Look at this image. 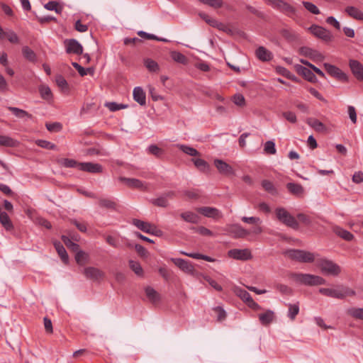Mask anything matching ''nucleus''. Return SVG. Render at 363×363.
Instances as JSON below:
<instances>
[{"mask_svg": "<svg viewBox=\"0 0 363 363\" xmlns=\"http://www.w3.org/2000/svg\"><path fill=\"white\" fill-rule=\"evenodd\" d=\"M291 277L296 282L306 286H318L325 284V280L323 277L310 274L294 273Z\"/></svg>", "mask_w": 363, "mask_h": 363, "instance_id": "1", "label": "nucleus"}, {"mask_svg": "<svg viewBox=\"0 0 363 363\" xmlns=\"http://www.w3.org/2000/svg\"><path fill=\"white\" fill-rule=\"evenodd\" d=\"M319 292L324 296L338 299H343L347 296L355 295L354 291L343 286H339L337 289L320 288L319 289Z\"/></svg>", "mask_w": 363, "mask_h": 363, "instance_id": "2", "label": "nucleus"}, {"mask_svg": "<svg viewBox=\"0 0 363 363\" xmlns=\"http://www.w3.org/2000/svg\"><path fill=\"white\" fill-rule=\"evenodd\" d=\"M276 216L278 220L285 225L294 230H298L299 225L296 218L291 215L285 208H278L276 209Z\"/></svg>", "mask_w": 363, "mask_h": 363, "instance_id": "3", "label": "nucleus"}, {"mask_svg": "<svg viewBox=\"0 0 363 363\" xmlns=\"http://www.w3.org/2000/svg\"><path fill=\"white\" fill-rule=\"evenodd\" d=\"M286 255L291 259L305 263L314 261V255L310 252L301 250H290L286 252Z\"/></svg>", "mask_w": 363, "mask_h": 363, "instance_id": "4", "label": "nucleus"}, {"mask_svg": "<svg viewBox=\"0 0 363 363\" xmlns=\"http://www.w3.org/2000/svg\"><path fill=\"white\" fill-rule=\"evenodd\" d=\"M321 272L325 274L337 276L340 273V267L331 260L322 259L318 262Z\"/></svg>", "mask_w": 363, "mask_h": 363, "instance_id": "5", "label": "nucleus"}, {"mask_svg": "<svg viewBox=\"0 0 363 363\" xmlns=\"http://www.w3.org/2000/svg\"><path fill=\"white\" fill-rule=\"evenodd\" d=\"M323 67L329 75L334 77L337 80L342 82H348V76L339 67L329 63H324Z\"/></svg>", "mask_w": 363, "mask_h": 363, "instance_id": "6", "label": "nucleus"}, {"mask_svg": "<svg viewBox=\"0 0 363 363\" xmlns=\"http://www.w3.org/2000/svg\"><path fill=\"white\" fill-rule=\"evenodd\" d=\"M268 3L274 9L280 11L289 16H292L295 13V9L283 0H268Z\"/></svg>", "mask_w": 363, "mask_h": 363, "instance_id": "7", "label": "nucleus"}, {"mask_svg": "<svg viewBox=\"0 0 363 363\" xmlns=\"http://www.w3.org/2000/svg\"><path fill=\"white\" fill-rule=\"evenodd\" d=\"M235 292L250 308L255 311L261 309L259 305L252 299L251 295L245 289L237 288Z\"/></svg>", "mask_w": 363, "mask_h": 363, "instance_id": "8", "label": "nucleus"}, {"mask_svg": "<svg viewBox=\"0 0 363 363\" xmlns=\"http://www.w3.org/2000/svg\"><path fill=\"white\" fill-rule=\"evenodd\" d=\"M299 53L301 55L309 57L315 62H322L325 57L319 51L313 50L309 47H301L299 49Z\"/></svg>", "mask_w": 363, "mask_h": 363, "instance_id": "9", "label": "nucleus"}, {"mask_svg": "<svg viewBox=\"0 0 363 363\" xmlns=\"http://www.w3.org/2000/svg\"><path fill=\"white\" fill-rule=\"evenodd\" d=\"M228 254L230 257L238 260L246 261L251 259L252 257L251 251L247 248L242 250L233 249L229 250Z\"/></svg>", "mask_w": 363, "mask_h": 363, "instance_id": "10", "label": "nucleus"}, {"mask_svg": "<svg viewBox=\"0 0 363 363\" xmlns=\"http://www.w3.org/2000/svg\"><path fill=\"white\" fill-rule=\"evenodd\" d=\"M309 30L315 36L325 41H330L333 38L331 33L323 27L313 25L309 28Z\"/></svg>", "mask_w": 363, "mask_h": 363, "instance_id": "11", "label": "nucleus"}, {"mask_svg": "<svg viewBox=\"0 0 363 363\" xmlns=\"http://www.w3.org/2000/svg\"><path fill=\"white\" fill-rule=\"evenodd\" d=\"M66 52L68 54L81 55L83 52L82 45L75 39L65 40Z\"/></svg>", "mask_w": 363, "mask_h": 363, "instance_id": "12", "label": "nucleus"}, {"mask_svg": "<svg viewBox=\"0 0 363 363\" xmlns=\"http://www.w3.org/2000/svg\"><path fill=\"white\" fill-rule=\"evenodd\" d=\"M214 165L217 168L218 172L225 176H234L235 171L233 167L225 161L219 159L214 160Z\"/></svg>", "mask_w": 363, "mask_h": 363, "instance_id": "13", "label": "nucleus"}, {"mask_svg": "<svg viewBox=\"0 0 363 363\" xmlns=\"http://www.w3.org/2000/svg\"><path fill=\"white\" fill-rule=\"evenodd\" d=\"M79 169L89 173H101L103 172V167L98 163L81 162L79 165Z\"/></svg>", "mask_w": 363, "mask_h": 363, "instance_id": "14", "label": "nucleus"}, {"mask_svg": "<svg viewBox=\"0 0 363 363\" xmlns=\"http://www.w3.org/2000/svg\"><path fill=\"white\" fill-rule=\"evenodd\" d=\"M86 278L91 280H99L104 277V273L98 268L88 267L84 269L83 272Z\"/></svg>", "mask_w": 363, "mask_h": 363, "instance_id": "15", "label": "nucleus"}, {"mask_svg": "<svg viewBox=\"0 0 363 363\" xmlns=\"http://www.w3.org/2000/svg\"><path fill=\"white\" fill-rule=\"evenodd\" d=\"M295 69L296 72L299 74L302 75L307 81L312 83L317 82V77H315L314 73L308 68L303 67L301 65H296Z\"/></svg>", "mask_w": 363, "mask_h": 363, "instance_id": "16", "label": "nucleus"}, {"mask_svg": "<svg viewBox=\"0 0 363 363\" xmlns=\"http://www.w3.org/2000/svg\"><path fill=\"white\" fill-rule=\"evenodd\" d=\"M350 67L354 76L359 81H363V65L357 60H350Z\"/></svg>", "mask_w": 363, "mask_h": 363, "instance_id": "17", "label": "nucleus"}, {"mask_svg": "<svg viewBox=\"0 0 363 363\" xmlns=\"http://www.w3.org/2000/svg\"><path fill=\"white\" fill-rule=\"evenodd\" d=\"M171 261L180 269H182L183 272L186 273L192 274L194 270L193 265L189 262L184 259L172 258Z\"/></svg>", "mask_w": 363, "mask_h": 363, "instance_id": "18", "label": "nucleus"}, {"mask_svg": "<svg viewBox=\"0 0 363 363\" xmlns=\"http://www.w3.org/2000/svg\"><path fill=\"white\" fill-rule=\"evenodd\" d=\"M197 211L208 218H217L222 216L220 211L213 207H201L197 209Z\"/></svg>", "mask_w": 363, "mask_h": 363, "instance_id": "19", "label": "nucleus"}, {"mask_svg": "<svg viewBox=\"0 0 363 363\" xmlns=\"http://www.w3.org/2000/svg\"><path fill=\"white\" fill-rule=\"evenodd\" d=\"M118 179L121 182H124L130 188H135V189H146V186L144 184V183L138 179L126 178L124 177H120L118 178Z\"/></svg>", "mask_w": 363, "mask_h": 363, "instance_id": "20", "label": "nucleus"}, {"mask_svg": "<svg viewBox=\"0 0 363 363\" xmlns=\"http://www.w3.org/2000/svg\"><path fill=\"white\" fill-rule=\"evenodd\" d=\"M174 193L173 191L167 192V193L164 194L163 195H162L161 196H160L157 199H152L151 201V203L153 205L159 206V207H163V208L167 207L169 205L168 198L171 199L174 196Z\"/></svg>", "mask_w": 363, "mask_h": 363, "instance_id": "21", "label": "nucleus"}, {"mask_svg": "<svg viewBox=\"0 0 363 363\" xmlns=\"http://www.w3.org/2000/svg\"><path fill=\"white\" fill-rule=\"evenodd\" d=\"M229 233L234 238H244L250 235V231L245 230L239 225H234L230 229Z\"/></svg>", "mask_w": 363, "mask_h": 363, "instance_id": "22", "label": "nucleus"}, {"mask_svg": "<svg viewBox=\"0 0 363 363\" xmlns=\"http://www.w3.org/2000/svg\"><path fill=\"white\" fill-rule=\"evenodd\" d=\"M306 123L317 132L324 133L327 130L326 126L315 118H308L306 119Z\"/></svg>", "mask_w": 363, "mask_h": 363, "instance_id": "23", "label": "nucleus"}, {"mask_svg": "<svg viewBox=\"0 0 363 363\" xmlns=\"http://www.w3.org/2000/svg\"><path fill=\"white\" fill-rule=\"evenodd\" d=\"M275 318V313L272 310H267L264 313L259 314V320L263 325H268Z\"/></svg>", "mask_w": 363, "mask_h": 363, "instance_id": "24", "label": "nucleus"}, {"mask_svg": "<svg viewBox=\"0 0 363 363\" xmlns=\"http://www.w3.org/2000/svg\"><path fill=\"white\" fill-rule=\"evenodd\" d=\"M133 99L138 102L140 106H145L146 104V96L143 89L137 86L133 89Z\"/></svg>", "mask_w": 363, "mask_h": 363, "instance_id": "25", "label": "nucleus"}, {"mask_svg": "<svg viewBox=\"0 0 363 363\" xmlns=\"http://www.w3.org/2000/svg\"><path fill=\"white\" fill-rule=\"evenodd\" d=\"M54 246L58 254V255L60 257L62 261L65 264H68L69 262V256L67 253V251L62 244L59 241H55L54 242Z\"/></svg>", "mask_w": 363, "mask_h": 363, "instance_id": "26", "label": "nucleus"}, {"mask_svg": "<svg viewBox=\"0 0 363 363\" xmlns=\"http://www.w3.org/2000/svg\"><path fill=\"white\" fill-rule=\"evenodd\" d=\"M18 145L19 142L17 140L8 135H0V146L16 147Z\"/></svg>", "mask_w": 363, "mask_h": 363, "instance_id": "27", "label": "nucleus"}, {"mask_svg": "<svg viewBox=\"0 0 363 363\" xmlns=\"http://www.w3.org/2000/svg\"><path fill=\"white\" fill-rule=\"evenodd\" d=\"M255 54L257 57L263 62L269 61L272 58L271 52L262 46L259 47L256 50Z\"/></svg>", "mask_w": 363, "mask_h": 363, "instance_id": "28", "label": "nucleus"}, {"mask_svg": "<svg viewBox=\"0 0 363 363\" xmlns=\"http://www.w3.org/2000/svg\"><path fill=\"white\" fill-rule=\"evenodd\" d=\"M345 11L351 18L358 21H363V12L358 8L350 6H347Z\"/></svg>", "mask_w": 363, "mask_h": 363, "instance_id": "29", "label": "nucleus"}, {"mask_svg": "<svg viewBox=\"0 0 363 363\" xmlns=\"http://www.w3.org/2000/svg\"><path fill=\"white\" fill-rule=\"evenodd\" d=\"M191 161L199 171L202 172H208L210 171V166L204 160L201 158H192Z\"/></svg>", "mask_w": 363, "mask_h": 363, "instance_id": "30", "label": "nucleus"}, {"mask_svg": "<svg viewBox=\"0 0 363 363\" xmlns=\"http://www.w3.org/2000/svg\"><path fill=\"white\" fill-rule=\"evenodd\" d=\"M132 224L144 233H148V232H150L152 224L150 223L134 218L132 220Z\"/></svg>", "mask_w": 363, "mask_h": 363, "instance_id": "31", "label": "nucleus"}, {"mask_svg": "<svg viewBox=\"0 0 363 363\" xmlns=\"http://www.w3.org/2000/svg\"><path fill=\"white\" fill-rule=\"evenodd\" d=\"M334 233L341 238L347 241H351L354 238V235L347 230H345L340 227H335Z\"/></svg>", "mask_w": 363, "mask_h": 363, "instance_id": "32", "label": "nucleus"}, {"mask_svg": "<svg viewBox=\"0 0 363 363\" xmlns=\"http://www.w3.org/2000/svg\"><path fill=\"white\" fill-rule=\"evenodd\" d=\"M181 218L185 221L191 223H198L199 221V216L191 211H186L181 213Z\"/></svg>", "mask_w": 363, "mask_h": 363, "instance_id": "33", "label": "nucleus"}, {"mask_svg": "<svg viewBox=\"0 0 363 363\" xmlns=\"http://www.w3.org/2000/svg\"><path fill=\"white\" fill-rule=\"evenodd\" d=\"M287 189L294 195L300 196L303 194L304 190L303 186L296 183H288L286 184Z\"/></svg>", "mask_w": 363, "mask_h": 363, "instance_id": "34", "label": "nucleus"}, {"mask_svg": "<svg viewBox=\"0 0 363 363\" xmlns=\"http://www.w3.org/2000/svg\"><path fill=\"white\" fill-rule=\"evenodd\" d=\"M0 223L6 230H11L13 229V225L6 212H3L0 216Z\"/></svg>", "mask_w": 363, "mask_h": 363, "instance_id": "35", "label": "nucleus"}, {"mask_svg": "<svg viewBox=\"0 0 363 363\" xmlns=\"http://www.w3.org/2000/svg\"><path fill=\"white\" fill-rule=\"evenodd\" d=\"M57 163L67 168L77 167L79 169V165L80 162H78L77 161L73 159L63 158L58 160Z\"/></svg>", "mask_w": 363, "mask_h": 363, "instance_id": "36", "label": "nucleus"}, {"mask_svg": "<svg viewBox=\"0 0 363 363\" xmlns=\"http://www.w3.org/2000/svg\"><path fill=\"white\" fill-rule=\"evenodd\" d=\"M99 205L101 208L113 210H116L117 206V203L114 201L109 199L104 198H101L99 199Z\"/></svg>", "mask_w": 363, "mask_h": 363, "instance_id": "37", "label": "nucleus"}, {"mask_svg": "<svg viewBox=\"0 0 363 363\" xmlns=\"http://www.w3.org/2000/svg\"><path fill=\"white\" fill-rule=\"evenodd\" d=\"M75 252V260L78 264L82 266L88 262L89 255L87 253L80 250H78V251Z\"/></svg>", "mask_w": 363, "mask_h": 363, "instance_id": "38", "label": "nucleus"}, {"mask_svg": "<svg viewBox=\"0 0 363 363\" xmlns=\"http://www.w3.org/2000/svg\"><path fill=\"white\" fill-rule=\"evenodd\" d=\"M22 53L23 57L30 62H35L36 61V55L33 50L28 46H24L22 48Z\"/></svg>", "mask_w": 363, "mask_h": 363, "instance_id": "39", "label": "nucleus"}, {"mask_svg": "<svg viewBox=\"0 0 363 363\" xmlns=\"http://www.w3.org/2000/svg\"><path fill=\"white\" fill-rule=\"evenodd\" d=\"M170 56L172 59L180 64L186 65L188 63L187 57L182 53L177 51L171 52Z\"/></svg>", "mask_w": 363, "mask_h": 363, "instance_id": "40", "label": "nucleus"}, {"mask_svg": "<svg viewBox=\"0 0 363 363\" xmlns=\"http://www.w3.org/2000/svg\"><path fill=\"white\" fill-rule=\"evenodd\" d=\"M145 294L149 300L152 303H156L160 300L159 294L152 287L147 286L145 289Z\"/></svg>", "mask_w": 363, "mask_h": 363, "instance_id": "41", "label": "nucleus"}, {"mask_svg": "<svg viewBox=\"0 0 363 363\" xmlns=\"http://www.w3.org/2000/svg\"><path fill=\"white\" fill-rule=\"evenodd\" d=\"M347 313L354 318L363 320V308H350Z\"/></svg>", "mask_w": 363, "mask_h": 363, "instance_id": "42", "label": "nucleus"}, {"mask_svg": "<svg viewBox=\"0 0 363 363\" xmlns=\"http://www.w3.org/2000/svg\"><path fill=\"white\" fill-rule=\"evenodd\" d=\"M288 306H289V311H288L287 315L291 320H295L296 315L299 313L298 303H294V304L289 303Z\"/></svg>", "mask_w": 363, "mask_h": 363, "instance_id": "43", "label": "nucleus"}, {"mask_svg": "<svg viewBox=\"0 0 363 363\" xmlns=\"http://www.w3.org/2000/svg\"><path fill=\"white\" fill-rule=\"evenodd\" d=\"M55 82L62 91L67 93L69 91V85L67 80L62 75H57L55 78Z\"/></svg>", "mask_w": 363, "mask_h": 363, "instance_id": "44", "label": "nucleus"}, {"mask_svg": "<svg viewBox=\"0 0 363 363\" xmlns=\"http://www.w3.org/2000/svg\"><path fill=\"white\" fill-rule=\"evenodd\" d=\"M61 239L65 245L72 251L77 252L78 250H79V245L72 241L69 237L66 235H62Z\"/></svg>", "mask_w": 363, "mask_h": 363, "instance_id": "45", "label": "nucleus"}, {"mask_svg": "<svg viewBox=\"0 0 363 363\" xmlns=\"http://www.w3.org/2000/svg\"><path fill=\"white\" fill-rule=\"evenodd\" d=\"M8 108L18 118H23L28 117V118H32V115L23 109L11 106H9Z\"/></svg>", "mask_w": 363, "mask_h": 363, "instance_id": "46", "label": "nucleus"}, {"mask_svg": "<svg viewBox=\"0 0 363 363\" xmlns=\"http://www.w3.org/2000/svg\"><path fill=\"white\" fill-rule=\"evenodd\" d=\"M39 92L41 97L45 100H51L52 99V94L49 86L42 85L39 87Z\"/></svg>", "mask_w": 363, "mask_h": 363, "instance_id": "47", "label": "nucleus"}, {"mask_svg": "<svg viewBox=\"0 0 363 363\" xmlns=\"http://www.w3.org/2000/svg\"><path fill=\"white\" fill-rule=\"evenodd\" d=\"M180 254L188 256L191 258L198 259H203L207 262H213L214 259L211 258V257H208L207 255H204L199 253H188L184 251H180Z\"/></svg>", "mask_w": 363, "mask_h": 363, "instance_id": "48", "label": "nucleus"}, {"mask_svg": "<svg viewBox=\"0 0 363 363\" xmlns=\"http://www.w3.org/2000/svg\"><path fill=\"white\" fill-rule=\"evenodd\" d=\"M144 65L150 72H157L160 69L157 62L150 58L144 60Z\"/></svg>", "mask_w": 363, "mask_h": 363, "instance_id": "49", "label": "nucleus"}, {"mask_svg": "<svg viewBox=\"0 0 363 363\" xmlns=\"http://www.w3.org/2000/svg\"><path fill=\"white\" fill-rule=\"evenodd\" d=\"M179 148L185 154L190 155V156H199L200 153L199 152L196 150L195 148L185 145H178Z\"/></svg>", "mask_w": 363, "mask_h": 363, "instance_id": "50", "label": "nucleus"}, {"mask_svg": "<svg viewBox=\"0 0 363 363\" xmlns=\"http://www.w3.org/2000/svg\"><path fill=\"white\" fill-rule=\"evenodd\" d=\"M104 106L112 112L126 108L128 106L127 104H118L116 102H106Z\"/></svg>", "mask_w": 363, "mask_h": 363, "instance_id": "51", "label": "nucleus"}, {"mask_svg": "<svg viewBox=\"0 0 363 363\" xmlns=\"http://www.w3.org/2000/svg\"><path fill=\"white\" fill-rule=\"evenodd\" d=\"M72 65L78 71L79 74L84 77L88 73L92 74L94 73V69L92 67H89L87 69H84L77 62H72Z\"/></svg>", "mask_w": 363, "mask_h": 363, "instance_id": "52", "label": "nucleus"}, {"mask_svg": "<svg viewBox=\"0 0 363 363\" xmlns=\"http://www.w3.org/2000/svg\"><path fill=\"white\" fill-rule=\"evenodd\" d=\"M130 268L138 275L143 276V269L140 265V264L138 262L130 260L129 261Z\"/></svg>", "mask_w": 363, "mask_h": 363, "instance_id": "53", "label": "nucleus"}, {"mask_svg": "<svg viewBox=\"0 0 363 363\" xmlns=\"http://www.w3.org/2000/svg\"><path fill=\"white\" fill-rule=\"evenodd\" d=\"M264 151L268 155H275L277 150L275 147V143L272 140H268L264 143Z\"/></svg>", "mask_w": 363, "mask_h": 363, "instance_id": "54", "label": "nucleus"}, {"mask_svg": "<svg viewBox=\"0 0 363 363\" xmlns=\"http://www.w3.org/2000/svg\"><path fill=\"white\" fill-rule=\"evenodd\" d=\"M262 186L264 188L265 191L270 194H275L277 193V189L274 187L273 183L269 180H263L262 182Z\"/></svg>", "mask_w": 363, "mask_h": 363, "instance_id": "55", "label": "nucleus"}, {"mask_svg": "<svg viewBox=\"0 0 363 363\" xmlns=\"http://www.w3.org/2000/svg\"><path fill=\"white\" fill-rule=\"evenodd\" d=\"M35 143L39 147L42 148H45L47 150L57 149V147L55 144L45 140H38Z\"/></svg>", "mask_w": 363, "mask_h": 363, "instance_id": "56", "label": "nucleus"}, {"mask_svg": "<svg viewBox=\"0 0 363 363\" xmlns=\"http://www.w3.org/2000/svg\"><path fill=\"white\" fill-rule=\"evenodd\" d=\"M213 311L217 315V320L221 322L224 320L227 316L226 312L225 310L220 306H216L213 308Z\"/></svg>", "mask_w": 363, "mask_h": 363, "instance_id": "57", "label": "nucleus"}, {"mask_svg": "<svg viewBox=\"0 0 363 363\" xmlns=\"http://www.w3.org/2000/svg\"><path fill=\"white\" fill-rule=\"evenodd\" d=\"M191 229L194 230L195 232H196L203 236H213V233L211 230H210L209 229H208L203 226H199L197 228L193 227Z\"/></svg>", "mask_w": 363, "mask_h": 363, "instance_id": "58", "label": "nucleus"}, {"mask_svg": "<svg viewBox=\"0 0 363 363\" xmlns=\"http://www.w3.org/2000/svg\"><path fill=\"white\" fill-rule=\"evenodd\" d=\"M45 8L49 11H55L57 13H60L62 11V8L58 6V3L54 1L48 2Z\"/></svg>", "mask_w": 363, "mask_h": 363, "instance_id": "59", "label": "nucleus"}, {"mask_svg": "<svg viewBox=\"0 0 363 363\" xmlns=\"http://www.w3.org/2000/svg\"><path fill=\"white\" fill-rule=\"evenodd\" d=\"M303 5L304 6L305 9L306 10H308L309 12H311V13H313V14H319L320 13V10L313 3H311L308 1H303Z\"/></svg>", "mask_w": 363, "mask_h": 363, "instance_id": "60", "label": "nucleus"}, {"mask_svg": "<svg viewBox=\"0 0 363 363\" xmlns=\"http://www.w3.org/2000/svg\"><path fill=\"white\" fill-rule=\"evenodd\" d=\"M6 38L10 43H18V37L12 30L4 31V38Z\"/></svg>", "mask_w": 363, "mask_h": 363, "instance_id": "61", "label": "nucleus"}, {"mask_svg": "<svg viewBox=\"0 0 363 363\" xmlns=\"http://www.w3.org/2000/svg\"><path fill=\"white\" fill-rule=\"evenodd\" d=\"M241 220H242V222H244L245 223H249V224L258 225V224H261L262 223V220H261V219L259 217H255V216L247 217V216H243V217L241 218Z\"/></svg>", "mask_w": 363, "mask_h": 363, "instance_id": "62", "label": "nucleus"}, {"mask_svg": "<svg viewBox=\"0 0 363 363\" xmlns=\"http://www.w3.org/2000/svg\"><path fill=\"white\" fill-rule=\"evenodd\" d=\"M275 287L280 293L284 295H291L293 293V290L285 284H279Z\"/></svg>", "mask_w": 363, "mask_h": 363, "instance_id": "63", "label": "nucleus"}, {"mask_svg": "<svg viewBox=\"0 0 363 363\" xmlns=\"http://www.w3.org/2000/svg\"><path fill=\"white\" fill-rule=\"evenodd\" d=\"M148 152L157 157H160L164 152L162 149L160 148L156 145H150L148 147Z\"/></svg>", "mask_w": 363, "mask_h": 363, "instance_id": "64", "label": "nucleus"}]
</instances>
